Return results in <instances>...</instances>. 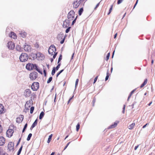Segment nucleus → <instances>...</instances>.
Here are the masks:
<instances>
[{"instance_id":"obj_1","label":"nucleus","mask_w":155,"mask_h":155,"mask_svg":"<svg viewBox=\"0 0 155 155\" xmlns=\"http://www.w3.org/2000/svg\"><path fill=\"white\" fill-rule=\"evenodd\" d=\"M16 127L13 124H11L9 127L8 129L6 132V136L9 138L12 137L14 132V130H16Z\"/></svg>"},{"instance_id":"obj_2","label":"nucleus","mask_w":155,"mask_h":155,"mask_svg":"<svg viewBox=\"0 0 155 155\" xmlns=\"http://www.w3.org/2000/svg\"><path fill=\"white\" fill-rule=\"evenodd\" d=\"M20 61L22 62L27 61L28 59V54H27L22 53L19 57Z\"/></svg>"},{"instance_id":"obj_3","label":"nucleus","mask_w":155,"mask_h":155,"mask_svg":"<svg viewBox=\"0 0 155 155\" xmlns=\"http://www.w3.org/2000/svg\"><path fill=\"white\" fill-rule=\"evenodd\" d=\"M56 48L55 46L53 45L50 46L49 48L48 52L51 55H53V54L56 53Z\"/></svg>"},{"instance_id":"obj_4","label":"nucleus","mask_w":155,"mask_h":155,"mask_svg":"<svg viewBox=\"0 0 155 155\" xmlns=\"http://www.w3.org/2000/svg\"><path fill=\"white\" fill-rule=\"evenodd\" d=\"M38 76V74L36 72H32L29 74V78L31 80H34Z\"/></svg>"},{"instance_id":"obj_5","label":"nucleus","mask_w":155,"mask_h":155,"mask_svg":"<svg viewBox=\"0 0 155 155\" xmlns=\"http://www.w3.org/2000/svg\"><path fill=\"white\" fill-rule=\"evenodd\" d=\"M75 13L74 11L71 10L68 13V18L70 20H73L74 16Z\"/></svg>"},{"instance_id":"obj_6","label":"nucleus","mask_w":155,"mask_h":155,"mask_svg":"<svg viewBox=\"0 0 155 155\" xmlns=\"http://www.w3.org/2000/svg\"><path fill=\"white\" fill-rule=\"evenodd\" d=\"M14 143L12 142H10L8 143V147L9 151L14 150Z\"/></svg>"},{"instance_id":"obj_7","label":"nucleus","mask_w":155,"mask_h":155,"mask_svg":"<svg viewBox=\"0 0 155 155\" xmlns=\"http://www.w3.org/2000/svg\"><path fill=\"white\" fill-rule=\"evenodd\" d=\"M32 49L30 45H27L25 44L24 45V50L26 51L30 52L31 51Z\"/></svg>"},{"instance_id":"obj_8","label":"nucleus","mask_w":155,"mask_h":155,"mask_svg":"<svg viewBox=\"0 0 155 155\" xmlns=\"http://www.w3.org/2000/svg\"><path fill=\"white\" fill-rule=\"evenodd\" d=\"M26 68L28 70L30 71L35 68V65L31 63H28L26 65Z\"/></svg>"},{"instance_id":"obj_9","label":"nucleus","mask_w":155,"mask_h":155,"mask_svg":"<svg viewBox=\"0 0 155 155\" xmlns=\"http://www.w3.org/2000/svg\"><path fill=\"white\" fill-rule=\"evenodd\" d=\"M15 47L14 44L12 41L9 42L8 43V47L9 49H13Z\"/></svg>"},{"instance_id":"obj_10","label":"nucleus","mask_w":155,"mask_h":155,"mask_svg":"<svg viewBox=\"0 0 155 155\" xmlns=\"http://www.w3.org/2000/svg\"><path fill=\"white\" fill-rule=\"evenodd\" d=\"M70 20H69V19L65 20V21L63 22V27L64 28H67L69 25L70 24Z\"/></svg>"},{"instance_id":"obj_11","label":"nucleus","mask_w":155,"mask_h":155,"mask_svg":"<svg viewBox=\"0 0 155 155\" xmlns=\"http://www.w3.org/2000/svg\"><path fill=\"white\" fill-rule=\"evenodd\" d=\"M34 54L35 55L34 57H35L36 58H39L41 60L43 59L44 58L43 55L40 53H38L35 54Z\"/></svg>"},{"instance_id":"obj_12","label":"nucleus","mask_w":155,"mask_h":155,"mask_svg":"<svg viewBox=\"0 0 155 155\" xmlns=\"http://www.w3.org/2000/svg\"><path fill=\"white\" fill-rule=\"evenodd\" d=\"M31 92L29 89H27L24 92V95L26 97H28L30 96Z\"/></svg>"},{"instance_id":"obj_13","label":"nucleus","mask_w":155,"mask_h":155,"mask_svg":"<svg viewBox=\"0 0 155 155\" xmlns=\"http://www.w3.org/2000/svg\"><path fill=\"white\" fill-rule=\"evenodd\" d=\"M24 118V116L23 115H20L19 117L16 118V121L17 123H20L23 120Z\"/></svg>"},{"instance_id":"obj_14","label":"nucleus","mask_w":155,"mask_h":155,"mask_svg":"<svg viewBox=\"0 0 155 155\" xmlns=\"http://www.w3.org/2000/svg\"><path fill=\"white\" fill-rule=\"evenodd\" d=\"M119 123V121H116L113 124H112L108 127V129H112L115 127L117 126Z\"/></svg>"},{"instance_id":"obj_15","label":"nucleus","mask_w":155,"mask_h":155,"mask_svg":"<svg viewBox=\"0 0 155 155\" xmlns=\"http://www.w3.org/2000/svg\"><path fill=\"white\" fill-rule=\"evenodd\" d=\"M31 105V103L30 102L27 101L26 102L25 104V108L26 110H28L29 108Z\"/></svg>"},{"instance_id":"obj_16","label":"nucleus","mask_w":155,"mask_h":155,"mask_svg":"<svg viewBox=\"0 0 155 155\" xmlns=\"http://www.w3.org/2000/svg\"><path fill=\"white\" fill-rule=\"evenodd\" d=\"M5 139L3 137H0V146H2L5 143Z\"/></svg>"},{"instance_id":"obj_17","label":"nucleus","mask_w":155,"mask_h":155,"mask_svg":"<svg viewBox=\"0 0 155 155\" xmlns=\"http://www.w3.org/2000/svg\"><path fill=\"white\" fill-rule=\"evenodd\" d=\"M5 108L3 105L0 104V114L4 113L5 112Z\"/></svg>"},{"instance_id":"obj_18","label":"nucleus","mask_w":155,"mask_h":155,"mask_svg":"<svg viewBox=\"0 0 155 155\" xmlns=\"http://www.w3.org/2000/svg\"><path fill=\"white\" fill-rule=\"evenodd\" d=\"M9 36L12 38L14 39H16L17 38L16 35L13 32H11V33L10 35H9Z\"/></svg>"},{"instance_id":"obj_19","label":"nucleus","mask_w":155,"mask_h":155,"mask_svg":"<svg viewBox=\"0 0 155 155\" xmlns=\"http://www.w3.org/2000/svg\"><path fill=\"white\" fill-rule=\"evenodd\" d=\"M38 120L36 119L34 123L32 124L30 128V129L32 130L34 127H35L37 124Z\"/></svg>"},{"instance_id":"obj_20","label":"nucleus","mask_w":155,"mask_h":155,"mask_svg":"<svg viewBox=\"0 0 155 155\" xmlns=\"http://www.w3.org/2000/svg\"><path fill=\"white\" fill-rule=\"evenodd\" d=\"M39 87V83L38 82H34L32 84L31 87Z\"/></svg>"},{"instance_id":"obj_21","label":"nucleus","mask_w":155,"mask_h":155,"mask_svg":"<svg viewBox=\"0 0 155 155\" xmlns=\"http://www.w3.org/2000/svg\"><path fill=\"white\" fill-rule=\"evenodd\" d=\"M79 2H78L77 1L74 2V7L75 8H77L80 5V3H79Z\"/></svg>"},{"instance_id":"obj_22","label":"nucleus","mask_w":155,"mask_h":155,"mask_svg":"<svg viewBox=\"0 0 155 155\" xmlns=\"http://www.w3.org/2000/svg\"><path fill=\"white\" fill-rule=\"evenodd\" d=\"M147 79H145L143 82L142 83L140 87H143L147 83Z\"/></svg>"},{"instance_id":"obj_23","label":"nucleus","mask_w":155,"mask_h":155,"mask_svg":"<svg viewBox=\"0 0 155 155\" xmlns=\"http://www.w3.org/2000/svg\"><path fill=\"white\" fill-rule=\"evenodd\" d=\"M34 68L36 69L37 71L39 73L42 74V72L40 71V70L39 68H38L36 64H35V68Z\"/></svg>"},{"instance_id":"obj_24","label":"nucleus","mask_w":155,"mask_h":155,"mask_svg":"<svg viewBox=\"0 0 155 155\" xmlns=\"http://www.w3.org/2000/svg\"><path fill=\"white\" fill-rule=\"evenodd\" d=\"M135 125V123H133L131 124L128 127L129 129H132L133 127H134Z\"/></svg>"},{"instance_id":"obj_25","label":"nucleus","mask_w":155,"mask_h":155,"mask_svg":"<svg viewBox=\"0 0 155 155\" xmlns=\"http://www.w3.org/2000/svg\"><path fill=\"white\" fill-rule=\"evenodd\" d=\"M52 136H53L52 134H51V135H50L48 137V141H47V143H49L51 141Z\"/></svg>"},{"instance_id":"obj_26","label":"nucleus","mask_w":155,"mask_h":155,"mask_svg":"<svg viewBox=\"0 0 155 155\" xmlns=\"http://www.w3.org/2000/svg\"><path fill=\"white\" fill-rule=\"evenodd\" d=\"M44 115V112L43 111L41 112L39 115V118L40 119H41Z\"/></svg>"},{"instance_id":"obj_27","label":"nucleus","mask_w":155,"mask_h":155,"mask_svg":"<svg viewBox=\"0 0 155 155\" xmlns=\"http://www.w3.org/2000/svg\"><path fill=\"white\" fill-rule=\"evenodd\" d=\"M20 34L21 35V36L23 38L25 37L26 35V33L25 32L21 33H20Z\"/></svg>"},{"instance_id":"obj_28","label":"nucleus","mask_w":155,"mask_h":155,"mask_svg":"<svg viewBox=\"0 0 155 155\" xmlns=\"http://www.w3.org/2000/svg\"><path fill=\"white\" fill-rule=\"evenodd\" d=\"M22 147H23V145H22L21 146V147H20V148H19V149L17 155H20V153H21V150H22Z\"/></svg>"},{"instance_id":"obj_29","label":"nucleus","mask_w":155,"mask_h":155,"mask_svg":"<svg viewBox=\"0 0 155 155\" xmlns=\"http://www.w3.org/2000/svg\"><path fill=\"white\" fill-rule=\"evenodd\" d=\"M16 49L17 51H20L21 50L20 46L18 45L16 46Z\"/></svg>"},{"instance_id":"obj_30","label":"nucleus","mask_w":155,"mask_h":155,"mask_svg":"<svg viewBox=\"0 0 155 155\" xmlns=\"http://www.w3.org/2000/svg\"><path fill=\"white\" fill-rule=\"evenodd\" d=\"M32 134L31 133H30L28 134V137L27 139V140L29 141V140H30V138L32 136Z\"/></svg>"},{"instance_id":"obj_31","label":"nucleus","mask_w":155,"mask_h":155,"mask_svg":"<svg viewBox=\"0 0 155 155\" xmlns=\"http://www.w3.org/2000/svg\"><path fill=\"white\" fill-rule=\"evenodd\" d=\"M55 71H56L55 68V67H54L53 68V69H52V72H51V74L52 75H54V74L55 73Z\"/></svg>"},{"instance_id":"obj_32","label":"nucleus","mask_w":155,"mask_h":155,"mask_svg":"<svg viewBox=\"0 0 155 155\" xmlns=\"http://www.w3.org/2000/svg\"><path fill=\"white\" fill-rule=\"evenodd\" d=\"M83 11V9L82 8L80 9L79 11V14L80 15H81Z\"/></svg>"},{"instance_id":"obj_33","label":"nucleus","mask_w":155,"mask_h":155,"mask_svg":"<svg viewBox=\"0 0 155 155\" xmlns=\"http://www.w3.org/2000/svg\"><path fill=\"white\" fill-rule=\"evenodd\" d=\"M3 131V127L2 126L1 121H0V133H2Z\"/></svg>"},{"instance_id":"obj_34","label":"nucleus","mask_w":155,"mask_h":155,"mask_svg":"<svg viewBox=\"0 0 155 155\" xmlns=\"http://www.w3.org/2000/svg\"><path fill=\"white\" fill-rule=\"evenodd\" d=\"M66 83L65 81H62L60 83V84L61 85L63 86H64L66 84Z\"/></svg>"},{"instance_id":"obj_35","label":"nucleus","mask_w":155,"mask_h":155,"mask_svg":"<svg viewBox=\"0 0 155 155\" xmlns=\"http://www.w3.org/2000/svg\"><path fill=\"white\" fill-rule=\"evenodd\" d=\"M80 124L79 123H78L77 125H76V130L77 131H78L79 130L80 128Z\"/></svg>"},{"instance_id":"obj_36","label":"nucleus","mask_w":155,"mask_h":155,"mask_svg":"<svg viewBox=\"0 0 155 155\" xmlns=\"http://www.w3.org/2000/svg\"><path fill=\"white\" fill-rule=\"evenodd\" d=\"M34 109V107H31L30 108V113L32 114L33 112Z\"/></svg>"},{"instance_id":"obj_37","label":"nucleus","mask_w":155,"mask_h":155,"mask_svg":"<svg viewBox=\"0 0 155 155\" xmlns=\"http://www.w3.org/2000/svg\"><path fill=\"white\" fill-rule=\"evenodd\" d=\"M135 89L134 90H133L130 93V94L129 95V96L128 97V100H129V99L130 98V97H131L132 94L134 92V91H135Z\"/></svg>"},{"instance_id":"obj_38","label":"nucleus","mask_w":155,"mask_h":155,"mask_svg":"<svg viewBox=\"0 0 155 155\" xmlns=\"http://www.w3.org/2000/svg\"><path fill=\"white\" fill-rule=\"evenodd\" d=\"M62 55L61 54H60V55L59 57L58 58V64L60 62V61L62 59Z\"/></svg>"},{"instance_id":"obj_39","label":"nucleus","mask_w":155,"mask_h":155,"mask_svg":"<svg viewBox=\"0 0 155 155\" xmlns=\"http://www.w3.org/2000/svg\"><path fill=\"white\" fill-rule=\"evenodd\" d=\"M52 77H50L49 78L48 80L47 81V83H50L52 81Z\"/></svg>"},{"instance_id":"obj_40","label":"nucleus","mask_w":155,"mask_h":155,"mask_svg":"<svg viewBox=\"0 0 155 155\" xmlns=\"http://www.w3.org/2000/svg\"><path fill=\"white\" fill-rule=\"evenodd\" d=\"M113 5H112L110 7L109 9V12L108 13V15H109L111 13V12L112 11V9H113Z\"/></svg>"},{"instance_id":"obj_41","label":"nucleus","mask_w":155,"mask_h":155,"mask_svg":"<svg viewBox=\"0 0 155 155\" xmlns=\"http://www.w3.org/2000/svg\"><path fill=\"white\" fill-rule=\"evenodd\" d=\"M109 73H108V71L107 72V76L105 78V80L106 81H107L108 78H109Z\"/></svg>"},{"instance_id":"obj_42","label":"nucleus","mask_w":155,"mask_h":155,"mask_svg":"<svg viewBox=\"0 0 155 155\" xmlns=\"http://www.w3.org/2000/svg\"><path fill=\"white\" fill-rule=\"evenodd\" d=\"M27 124H26L25 125V126L24 127L23 129V130H22V132H24V131H25V129H26V127H27Z\"/></svg>"},{"instance_id":"obj_43","label":"nucleus","mask_w":155,"mask_h":155,"mask_svg":"<svg viewBox=\"0 0 155 155\" xmlns=\"http://www.w3.org/2000/svg\"><path fill=\"white\" fill-rule=\"evenodd\" d=\"M71 28V27H68V28H67L65 31L66 33H68L69 31Z\"/></svg>"},{"instance_id":"obj_44","label":"nucleus","mask_w":155,"mask_h":155,"mask_svg":"<svg viewBox=\"0 0 155 155\" xmlns=\"http://www.w3.org/2000/svg\"><path fill=\"white\" fill-rule=\"evenodd\" d=\"M110 54L109 53H108V54L106 58L105 59V60L106 61H107L108 60L109 57H110Z\"/></svg>"},{"instance_id":"obj_45","label":"nucleus","mask_w":155,"mask_h":155,"mask_svg":"<svg viewBox=\"0 0 155 155\" xmlns=\"http://www.w3.org/2000/svg\"><path fill=\"white\" fill-rule=\"evenodd\" d=\"M79 81V79H77L76 81L75 82V87H76L77 86V85L78 84Z\"/></svg>"},{"instance_id":"obj_46","label":"nucleus","mask_w":155,"mask_h":155,"mask_svg":"<svg viewBox=\"0 0 155 155\" xmlns=\"http://www.w3.org/2000/svg\"><path fill=\"white\" fill-rule=\"evenodd\" d=\"M64 71V70L63 69V70H61L57 74V75H56V77H58L59 75L61 73Z\"/></svg>"},{"instance_id":"obj_47","label":"nucleus","mask_w":155,"mask_h":155,"mask_svg":"<svg viewBox=\"0 0 155 155\" xmlns=\"http://www.w3.org/2000/svg\"><path fill=\"white\" fill-rule=\"evenodd\" d=\"M61 65V64H59L55 68L57 70H58L60 68Z\"/></svg>"},{"instance_id":"obj_48","label":"nucleus","mask_w":155,"mask_h":155,"mask_svg":"<svg viewBox=\"0 0 155 155\" xmlns=\"http://www.w3.org/2000/svg\"><path fill=\"white\" fill-rule=\"evenodd\" d=\"M77 16H76V18H75V19L72 22V25H74V24L76 22V20L77 19Z\"/></svg>"},{"instance_id":"obj_49","label":"nucleus","mask_w":155,"mask_h":155,"mask_svg":"<svg viewBox=\"0 0 155 155\" xmlns=\"http://www.w3.org/2000/svg\"><path fill=\"white\" fill-rule=\"evenodd\" d=\"M124 0H118L117 3L118 4H120Z\"/></svg>"},{"instance_id":"obj_50","label":"nucleus","mask_w":155,"mask_h":155,"mask_svg":"<svg viewBox=\"0 0 155 155\" xmlns=\"http://www.w3.org/2000/svg\"><path fill=\"white\" fill-rule=\"evenodd\" d=\"M98 78V76H97L95 78L94 80V83H95L96 82V81H97V80Z\"/></svg>"},{"instance_id":"obj_51","label":"nucleus","mask_w":155,"mask_h":155,"mask_svg":"<svg viewBox=\"0 0 155 155\" xmlns=\"http://www.w3.org/2000/svg\"><path fill=\"white\" fill-rule=\"evenodd\" d=\"M57 52H56V53H54V54H53V59H54L55 58V57L57 55Z\"/></svg>"},{"instance_id":"obj_52","label":"nucleus","mask_w":155,"mask_h":155,"mask_svg":"<svg viewBox=\"0 0 155 155\" xmlns=\"http://www.w3.org/2000/svg\"><path fill=\"white\" fill-rule=\"evenodd\" d=\"M65 37H64V38L61 41H60L61 44H62L64 43V40H65Z\"/></svg>"},{"instance_id":"obj_53","label":"nucleus","mask_w":155,"mask_h":155,"mask_svg":"<svg viewBox=\"0 0 155 155\" xmlns=\"http://www.w3.org/2000/svg\"><path fill=\"white\" fill-rule=\"evenodd\" d=\"M70 143H71V142H69V143H67V144L66 145V146L65 147L64 149V150H65L67 148V147H68V145H69V144Z\"/></svg>"},{"instance_id":"obj_54","label":"nucleus","mask_w":155,"mask_h":155,"mask_svg":"<svg viewBox=\"0 0 155 155\" xmlns=\"http://www.w3.org/2000/svg\"><path fill=\"white\" fill-rule=\"evenodd\" d=\"M38 88H31L34 91H37Z\"/></svg>"},{"instance_id":"obj_55","label":"nucleus","mask_w":155,"mask_h":155,"mask_svg":"<svg viewBox=\"0 0 155 155\" xmlns=\"http://www.w3.org/2000/svg\"><path fill=\"white\" fill-rule=\"evenodd\" d=\"M100 4V2L98 3L96 5L95 7L94 8V9L96 10V8L99 6Z\"/></svg>"},{"instance_id":"obj_56","label":"nucleus","mask_w":155,"mask_h":155,"mask_svg":"<svg viewBox=\"0 0 155 155\" xmlns=\"http://www.w3.org/2000/svg\"><path fill=\"white\" fill-rule=\"evenodd\" d=\"M21 140V138H20L19 139V140H18V142H17V145H16L17 146H18L19 144V143H20V142Z\"/></svg>"},{"instance_id":"obj_57","label":"nucleus","mask_w":155,"mask_h":155,"mask_svg":"<svg viewBox=\"0 0 155 155\" xmlns=\"http://www.w3.org/2000/svg\"><path fill=\"white\" fill-rule=\"evenodd\" d=\"M43 71H44V74H45V76H46V71L45 69H44Z\"/></svg>"},{"instance_id":"obj_58","label":"nucleus","mask_w":155,"mask_h":155,"mask_svg":"<svg viewBox=\"0 0 155 155\" xmlns=\"http://www.w3.org/2000/svg\"><path fill=\"white\" fill-rule=\"evenodd\" d=\"M74 96H73L72 97H71L69 99V100H68V104L70 102V101L73 98V97Z\"/></svg>"},{"instance_id":"obj_59","label":"nucleus","mask_w":155,"mask_h":155,"mask_svg":"<svg viewBox=\"0 0 155 155\" xmlns=\"http://www.w3.org/2000/svg\"><path fill=\"white\" fill-rule=\"evenodd\" d=\"M148 124V123H147L145 125H144L143 126V128H144L145 127H146L147 125Z\"/></svg>"},{"instance_id":"obj_60","label":"nucleus","mask_w":155,"mask_h":155,"mask_svg":"<svg viewBox=\"0 0 155 155\" xmlns=\"http://www.w3.org/2000/svg\"><path fill=\"white\" fill-rule=\"evenodd\" d=\"M56 93L55 94V97H54V102H55V100H56Z\"/></svg>"},{"instance_id":"obj_61","label":"nucleus","mask_w":155,"mask_h":155,"mask_svg":"<svg viewBox=\"0 0 155 155\" xmlns=\"http://www.w3.org/2000/svg\"><path fill=\"white\" fill-rule=\"evenodd\" d=\"M117 33L114 35V38H115L117 36Z\"/></svg>"},{"instance_id":"obj_62","label":"nucleus","mask_w":155,"mask_h":155,"mask_svg":"<svg viewBox=\"0 0 155 155\" xmlns=\"http://www.w3.org/2000/svg\"><path fill=\"white\" fill-rule=\"evenodd\" d=\"M95 101V99H94L93 100V102L94 104V103Z\"/></svg>"},{"instance_id":"obj_63","label":"nucleus","mask_w":155,"mask_h":155,"mask_svg":"<svg viewBox=\"0 0 155 155\" xmlns=\"http://www.w3.org/2000/svg\"><path fill=\"white\" fill-rule=\"evenodd\" d=\"M152 102L151 101V102H150L149 103V104H148V106H150L151 105V104H152Z\"/></svg>"},{"instance_id":"obj_64","label":"nucleus","mask_w":155,"mask_h":155,"mask_svg":"<svg viewBox=\"0 0 155 155\" xmlns=\"http://www.w3.org/2000/svg\"><path fill=\"white\" fill-rule=\"evenodd\" d=\"M54 152H52L50 155H54Z\"/></svg>"}]
</instances>
